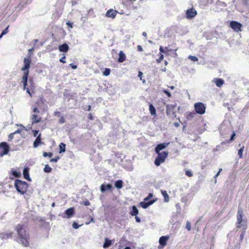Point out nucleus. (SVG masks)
<instances>
[{"instance_id": "obj_50", "label": "nucleus", "mask_w": 249, "mask_h": 249, "mask_svg": "<svg viewBox=\"0 0 249 249\" xmlns=\"http://www.w3.org/2000/svg\"><path fill=\"white\" fill-rule=\"evenodd\" d=\"M185 175L189 177H191L193 176V173L191 171L187 170L185 172Z\"/></svg>"}, {"instance_id": "obj_5", "label": "nucleus", "mask_w": 249, "mask_h": 249, "mask_svg": "<svg viewBox=\"0 0 249 249\" xmlns=\"http://www.w3.org/2000/svg\"><path fill=\"white\" fill-rule=\"evenodd\" d=\"M243 211L239 208L237 214V227L240 228L242 226L245 230L246 228V221L242 219Z\"/></svg>"}, {"instance_id": "obj_34", "label": "nucleus", "mask_w": 249, "mask_h": 249, "mask_svg": "<svg viewBox=\"0 0 249 249\" xmlns=\"http://www.w3.org/2000/svg\"><path fill=\"white\" fill-rule=\"evenodd\" d=\"M12 232L10 233H7L4 234H2L1 236H0V237H1L2 239H8L10 237H11L12 235Z\"/></svg>"}, {"instance_id": "obj_8", "label": "nucleus", "mask_w": 249, "mask_h": 249, "mask_svg": "<svg viewBox=\"0 0 249 249\" xmlns=\"http://www.w3.org/2000/svg\"><path fill=\"white\" fill-rule=\"evenodd\" d=\"M10 151V147L6 142H2L0 143V157H3L7 155Z\"/></svg>"}, {"instance_id": "obj_12", "label": "nucleus", "mask_w": 249, "mask_h": 249, "mask_svg": "<svg viewBox=\"0 0 249 249\" xmlns=\"http://www.w3.org/2000/svg\"><path fill=\"white\" fill-rule=\"evenodd\" d=\"M169 144V142L168 143H161L158 144L156 147L155 148V151L156 153H158L160 152V151L164 149H165Z\"/></svg>"}, {"instance_id": "obj_25", "label": "nucleus", "mask_w": 249, "mask_h": 249, "mask_svg": "<svg viewBox=\"0 0 249 249\" xmlns=\"http://www.w3.org/2000/svg\"><path fill=\"white\" fill-rule=\"evenodd\" d=\"M215 5H216V8L217 9V11H218L219 9H221L222 7H225L227 6V4L224 2L220 1L219 0H216Z\"/></svg>"}, {"instance_id": "obj_36", "label": "nucleus", "mask_w": 249, "mask_h": 249, "mask_svg": "<svg viewBox=\"0 0 249 249\" xmlns=\"http://www.w3.org/2000/svg\"><path fill=\"white\" fill-rule=\"evenodd\" d=\"M52 171V168L51 167H50L49 165L48 164H46L43 169V171L46 173H49L51 172Z\"/></svg>"}, {"instance_id": "obj_28", "label": "nucleus", "mask_w": 249, "mask_h": 249, "mask_svg": "<svg viewBox=\"0 0 249 249\" xmlns=\"http://www.w3.org/2000/svg\"><path fill=\"white\" fill-rule=\"evenodd\" d=\"M214 2L213 0H200V3L204 6H207L212 4Z\"/></svg>"}, {"instance_id": "obj_63", "label": "nucleus", "mask_w": 249, "mask_h": 249, "mask_svg": "<svg viewBox=\"0 0 249 249\" xmlns=\"http://www.w3.org/2000/svg\"><path fill=\"white\" fill-rule=\"evenodd\" d=\"M66 24H67V25L69 27H71V28H72L73 27V26H72L73 23H71V22H70V21H68V22L66 23Z\"/></svg>"}, {"instance_id": "obj_29", "label": "nucleus", "mask_w": 249, "mask_h": 249, "mask_svg": "<svg viewBox=\"0 0 249 249\" xmlns=\"http://www.w3.org/2000/svg\"><path fill=\"white\" fill-rule=\"evenodd\" d=\"M149 109L151 115H156V109L152 104L149 105Z\"/></svg>"}, {"instance_id": "obj_18", "label": "nucleus", "mask_w": 249, "mask_h": 249, "mask_svg": "<svg viewBox=\"0 0 249 249\" xmlns=\"http://www.w3.org/2000/svg\"><path fill=\"white\" fill-rule=\"evenodd\" d=\"M58 49L60 52L67 53L69 49V47L67 43H63L59 46Z\"/></svg>"}, {"instance_id": "obj_43", "label": "nucleus", "mask_w": 249, "mask_h": 249, "mask_svg": "<svg viewBox=\"0 0 249 249\" xmlns=\"http://www.w3.org/2000/svg\"><path fill=\"white\" fill-rule=\"evenodd\" d=\"M60 157L59 156H56L54 158H52L50 160V162H57L58 160H59Z\"/></svg>"}, {"instance_id": "obj_11", "label": "nucleus", "mask_w": 249, "mask_h": 249, "mask_svg": "<svg viewBox=\"0 0 249 249\" xmlns=\"http://www.w3.org/2000/svg\"><path fill=\"white\" fill-rule=\"evenodd\" d=\"M197 11L194 8H191L186 11V17L188 19H192L197 15Z\"/></svg>"}, {"instance_id": "obj_58", "label": "nucleus", "mask_w": 249, "mask_h": 249, "mask_svg": "<svg viewBox=\"0 0 249 249\" xmlns=\"http://www.w3.org/2000/svg\"><path fill=\"white\" fill-rule=\"evenodd\" d=\"M70 66H71V68L72 69H76L77 67V65H74V64L73 63H71L70 64Z\"/></svg>"}, {"instance_id": "obj_10", "label": "nucleus", "mask_w": 249, "mask_h": 249, "mask_svg": "<svg viewBox=\"0 0 249 249\" xmlns=\"http://www.w3.org/2000/svg\"><path fill=\"white\" fill-rule=\"evenodd\" d=\"M230 26L235 32H239L241 31L242 25L240 22L236 21H231L230 22Z\"/></svg>"}, {"instance_id": "obj_60", "label": "nucleus", "mask_w": 249, "mask_h": 249, "mask_svg": "<svg viewBox=\"0 0 249 249\" xmlns=\"http://www.w3.org/2000/svg\"><path fill=\"white\" fill-rule=\"evenodd\" d=\"M59 122L60 124H64L65 123V119H64L63 117H61L60 119L59 120Z\"/></svg>"}, {"instance_id": "obj_16", "label": "nucleus", "mask_w": 249, "mask_h": 249, "mask_svg": "<svg viewBox=\"0 0 249 249\" xmlns=\"http://www.w3.org/2000/svg\"><path fill=\"white\" fill-rule=\"evenodd\" d=\"M117 13V12L116 10H114L113 9H111L107 12L106 16L107 17L114 18L116 16Z\"/></svg>"}, {"instance_id": "obj_61", "label": "nucleus", "mask_w": 249, "mask_h": 249, "mask_svg": "<svg viewBox=\"0 0 249 249\" xmlns=\"http://www.w3.org/2000/svg\"><path fill=\"white\" fill-rule=\"evenodd\" d=\"M33 112L35 113H38L39 112V111H38V108L36 107H35L33 109Z\"/></svg>"}, {"instance_id": "obj_38", "label": "nucleus", "mask_w": 249, "mask_h": 249, "mask_svg": "<svg viewBox=\"0 0 249 249\" xmlns=\"http://www.w3.org/2000/svg\"><path fill=\"white\" fill-rule=\"evenodd\" d=\"M110 73V70L108 68H106L103 72V75L105 76H108Z\"/></svg>"}, {"instance_id": "obj_30", "label": "nucleus", "mask_w": 249, "mask_h": 249, "mask_svg": "<svg viewBox=\"0 0 249 249\" xmlns=\"http://www.w3.org/2000/svg\"><path fill=\"white\" fill-rule=\"evenodd\" d=\"M59 153L65 152L66 151V144L61 142L59 145Z\"/></svg>"}, {"instance_id": "obj_37", "label": "nucleus", "mask_w": 249, "mask_h": 249, "mask_svg": "<svg viewBox=\"0 0 249 249\" xmlns=\"http://www.w3.org/2000/svg\"><path fill=\"white\" fill-rule=\"evenodd\" d=\"M244 149V146H243L242 147H241L238 151V155L240 158H242L243 156V152Z\"/></svg>"}, {"instance_id": "obj_17", "label": "nucleus", "mask_w": 249, "mask_h": 249, "mask_svg": "<svg viewBox=\"0 0 249 249\" xmlns=\"http://www.w3.org/2000/svg\"><path fill=\"white\" fill-rule=\"evenodd\" d=\"M43 142L41 141V134L40 133L36 137L33 143V146L34 148L38 147L39 145L41 144Z\"/></svg>"}, {"instance_id": "obj_49", "label": "nucleus", "mask_w": 249, "mask_h": 249, "mask_svg": "<svg viewBox=\"0 0 249 249\" xmlns=\"http://www.w3.org/2000/svg\"><path fill=\"white\" fill-rule=\"evenodd\" d=\"M34 50V47H33L31 49H30L28 50V56L27 57H31V55L33 54V52Z\"/></svg>"}, {"instance_id": "obj_2", "label": "nucleus", "mask_w": 249, "mask_h": 249, "mask_svg": "<svg viewBox=\"0 0 249 249\" xmlns=\"http://www.w3.org/2000/svg\"><path fill=\"white\" fill-rule=\"evenodd\" d=\"M31 61V57H25L23 60L24 66L22 68L21 71H24V73L22 76L21 82L24 85V89L26 88V86H27L28 77Z\"/></svg>"}, {"instance_id": "obj_3", "label": "nucleus", "mask_w": 249, "mask_h": 249, "mask_svg": "<svg viewBox=\"0 0 249 249\" xmlns=\"http://www.w3.org/2000/svg\"><path fill=\"white\" fill-rule=\"evenodd\" d=\"M14 186L17 192L22 195H24L26 192L28 188V184L26 182L19 179L15 180Z\"/></svg>"}, {"instance_id": "obj_32", "label": "nucleus", "mask_w": 249, "mask_h": 249, "mask_svg": "<svg viewBox=\"0 0 249 249\" xmlns=\"http://www.w3.org/2000/svg\"><path fill=\"white\" fill-rule=\"evenodd\" d=\"M12 175L16 178H18L20 176V173L14 169L11 170Z\"/></svg>"}, {"instance_id": "obj_13", "label": "nucleus", "mask_w": 249, "mask_h": 249, "mask_svg": "<svg viewBox=\"0 0 249 249\" xmlns=\"http://www.w3.org/2000/svg\"><path fill=\"white\" fill-rule=\"evenodd\" d=\"M156 201V200L152 199L150 201H144L143 200V201L141 202L140 203V205L143 208V209H147L149 206L152 205Z\"/></svg>"}, {"instance_id": "obj_52", "label": "nucleus", "mask_w": 249, "mask_h": 249, "mask_svg": "<svg viewBox=\"0 0 249 249\" xmlns=\"http://www.w3.org/2000/svg\"><path fill=\"white\" fill-rule=\"evenodd\" d=\"M160 56L159 58L157 60L158 63H160L163 59L164 57L162 53H160Z\"/></svg>"}, {"instance_id": "obj_44", "label": "nucleus", "mask_w": 249, "mask_h": 249, "mask_svg": "<svg viewBox=\"0 0 249 249\" xmlns=\"http://www.w3.org/2000/svg\"><path fill=\"white\" fill-rule=\"evenodd\" d=\"M235 134L234 132H233L231 136L230 139L229 140H228L229 141V143L233 141L235 139Z\"/></svg>"}, {"instance_id": "obj_39", "label": "nucleus", "mask_w": 249, "mask_h": 249, "mask_svg": "<svg viewBox=\"0 0 249 249\" xmlns=\"http://www.w3.org/2000/svg\"><path fill=\"white\" fill-rule=\"evenodd\" d=\"M81 226L82 225H79L77 222L75 221L73 222L72 225V228L74 229H77Z\"/></svg>"}, {"instance_id": "obj_40", "label": "nucleus", "mask_w": 249, "mask_h": 249, "mask_svg": "<svg viewBox=\"0 0 249 249\" xmlns=\"http://www.w3.org/2000/svg\"><path fill=\"white\" fill-rule=\"evenodd\" d=\"M188 58L192 61L196 62L198 61V58L195 56L189 55Z\"/></svg>"}, {"instance_id": "obj_54", "label": "nucleus", "mask_w": 249, "mask_h": 249, "mask_svg": "<svg viewBox=\"0 0 249 249\" xmlns=\"http://www.w3.org/2000/svg\"><path fill=\"white\" fill-rule=\"evenodd\" d=\"M23 89L24 90H26V92L29 94V95L30 96H32V94L30 91V89H29L27 87V86H26V88L24 89V87L23 86Z\"/></svg>"}, {"instance_id": "obj_59", "label": "nucleus", "mask_w": 249, "mask_h": 249, "mask_svg": "<svg viewBox=\"0 0 249 249\" xmlns=\"http://www.w3.org/2000/svg\"><path fill=\"white\" fill-rule=\"evenodd\" d=\"M245 231L242 232V233L240 235V239L242 241L244 237Z\"/></svg>"}, {"instance_id": "obj_53", "label": "nucleus", "mask_w": 249, "mask_h": 249, "mask_svg": "<svg viewBox=\"0 0 249 249\" xmlns=\"http://www.w3.org/2000/svg\"><path fill=\"white\" fill-rule=\"evenodd\" d=\"M14 135H15V133H10L9 135V136H8V138H9L8 141H10L12 140L14 138Z\"/></svg>"}, {"instance_id": "obj_46", "label": "nucleus", "mask_w": 249, "mask_h": 249, "mask_svg": "<svg viewBox=\"0 0 249 249\" xmlns=\"http://www.w3.org/2000/svg\"><path fill=\"white\" fill-rule=\"evenodd\" d=\"M163 93H164L165 94L167 95V96L168 97H170L171 96V93L169 92V91L167 89H163Z\"/></svg>"}, {"instance_id": "obj_24", "label": "nucleus", "mask_w": 249, "mask_h": 249, "mask_svg": "<svg viewBox=\"0 0 249 249\" xmlns=\"http://www.w3.org/2000/svg\"><path fill=\"white\" fill-rule=\"evenodd\" d=\"M129 213L132 216H136L139 213V210L137 207L133 205L131 207V211L129 212Z\"/></svg>"}, {"instance_id": "obj_14", "label": "nucleus", "mask_w": 249, "mask_h": 249, "mask_svg": "<svg viewBox=\"0 0 249 249\" xmlns=\"http://www.w3.org/2000/svg\"><path fill=\"white\" fill-rule=\"evenodd\" d=\"M228 144H229L228 141H226L225 142H222L220 144L217 145L215 148L213 149V152H215L220 150H225V146H226V147H227Z\"/></svg>"}, {"instance_id": "obj_64", "label": "nucleus", "mask_w": 249, "mask_h": 249, "mask_svg": "<svg viewBox=\"0 0 249 249\" xmlns=\"http://www.w3.org/2000/svg\"><path fill=\"white\" fill-rule=\"evenodd\" d=\"M38 132L39 131L38 130H33V133L34 134V137H36L37 134H38Z\"/></svg>"}, {"instance_id": "obj_15", "label": "nucleus", "mask_w": 249, "mask_h": 249, "mask_svg": "<svg viewBox=\"0 0 249 249\" xmlns=\"http://www.w3.org/2000/svg\"><path fill=\"white\" fill-rule=\"evenodd\" d=\"M112 188V186L110 183H108L107 184H103L100 186V191L102 193H104L107 191L111 190Z\"/></svg>"}, {"instance_id": "obj_47", "label": "nucleus", "mask_w": 249, "mask_h": 249, "mask_svg": "<svg viewBox=\"0 0 249 249\" xmlns=\"http://www.w3.org/2000/svg\"><path fill=\"white\" fill-rule=\"evenodd\" d=\"M222 170V168H220L219 169V171L217 173V174L214 176V178L215 179V181H214V182L215 183H216L217 182V180H216V178L219 176V175L220 174V173L221 172V171Z\"/></svg>"}, {"instance_id": "obj_31", "label": "nucleus", "mask_w": 249, "mask_h": 249, "mask_svg": "<svg viewBox=\"0 0 249 249\" xmlns=\"http://www.w3.org/2000/svg\"><path fill=\"white\" fill-rule=\"evenodd\" d=\"M161 194L163 196L165 202H168L169 200V197L167 193V192L165 190H161Z\"/></svg>"}, {"instance_id": "obj_55", "label": "nucleus", "mask_w": 249, "mask_h": 249, "mask_svg": "<svg viewBox=\"0 0 249 249\" xmlns=\"http://www.w3.org/2000/svg\"><path fill=\"white\" fill-rule=\"evenodd\" d=\"M82 204L87 206H89L90 205V203L88 200H86V201L83 202Z\"/></svg>"}, {"instance_id": "obj_57", "label": "nucleus", "mask_w": 249, "mask_h": 249, "mask_svg": "<svg viewBox=\"0 0 249 249\" xmlns=\"http://www.w3.org/2000/svg\"><path fill=\"white\" fill-rule=\"evenodd\" d=\"M159 50H160V52L161 53H165V50L164 48L161 46H160Z\"/></svg>"}, {"instance_id": "obj_21", "label": "nucleus", "mask_w": 249, "mask_h": 249, "mask_svg": "<svg viewBox=\"0 0 249 249\" xmlns=\"http://www.w3.org/2000/svg\"><path fill=\"white\" fill-rule=\"evenodd\" d=\"M29 169L28 167H25L23 170V175L24 178L27 180L31 181V179L30 178L29 173Z\"/></svg>"}, {"instance_id": "obj_42", "label": "nucleus", "mask_w": 249, "mask_h": 249, "mask_svg": "<svg viewBox=\"0 0 249 249\" xmlns=\"http://www.w3.org/2000/svg\"><path fill=\"white\" fill-rule=\"evenodd\" d=\"M43 156L44 157H47L49 156V157H52L53 156V154L52 152L47 153L46 152H44L43 153Z\"/></svg>"}, {"instance_id": "obj_48", "label": "nucleus", "mask_w": 249, "mask_h": 249, "mask_svg": "<svg viewBox=\"0 0 249 249\" xmlns=\"http://www.w3.org/2000/svg\"><path fill=\"white\" fill-rule=\"evenodd\" d=\"M186 228L188 231H190L191 230V223L189 221H187L186 223Z\"/></svg>"}, {"instance_id": "obj_27", "label": "nucleus", "mask_w": 249, "mask_h": 249, "mask_svg": "<svg viewBox=\"0 0 249 249\" xmlns=\"http://www.w3.org/2000/svg\"><path fill=\"white\" fill-rule=\"evenodd\" d=\"M114 185L116 188L120 189L123 186V182L121 179L117 180L115 182Z\"/></svg>"}, {"instance_id": "obj_1", "label": "nucleus", "mask_w": 249, "mask_h": 249, "mask_svg": "<svg viewBox=\"0 0 249 249\" xmlns=\"http://www.w3.org/2000/svg\"><path fill=\"white\" fill-rule=\"evenodd\" d=\"M16 230L18 234V241L24 247L29 246V235L25 231L23 225H18Z\"/></svg>"}, {"instance_id": "obj_23", "label": "nucleus", "mask_w": 249, "mask_h": 249, "mask_svg": "<svg viewBox=\"0 0 249 249\" xmlns=\"http://www.w3.org/2000/svg\"><path fill=\"white\" fill-rule=\"evenodd\" d=\"M125 58H126V56H125V53L122 51H121L119 53V57L118 59V62L119 63H122L125 60Z\"/></svg>"}, {"instance_id": "obj_20", "label": "nucleus", "mask_w": 249, "mask_h": 249, "mask_svg": "<svg viewBox=\"0 0 249 249\" xmlns=\"http://www.w3.org/2000/svg\"><path fill=\"white\" fill-rule=\"evenodd\" d=\"M168 236H162L160 238L159 243L162 246H164L167 244V241L169 239Z\"/></svg>"}, {"instance_id": "obj_35", "label": "nucleus", "mask_w": 249, "mask_h": 249, "mask_svg": "<svg viewBox=\"0 0 249 249\" xmlns=\"http://www.w3.org/2000/svg\"><path fill=\"white\" fill-rule=\"evenodd\" d=\"M33 0H20L19 5L23 6L25 4L31 3Z\"/></svg>"}, {"instance_id": "obj_33", "label": "nucleus", "mask_w": 249, "mask_h": 249, "mask_svg": "<svg viewBox=\"0 0 249 249\" xmlns=\"http://www.w3.org/2000/svg\"><path fill=\"white\" fill-rule=\"evenodd\" d=\"M196 114V113L194 111L189 112L187 114L186 118L188 120H191L195 116Z\"/></svg>"}, {"instance_id": "obj_7", "label": "nucleus", "mask_w": 249, "mask_h": 249, "mask_svg": "<svg viewBox=\"0 0 249 249\" xmlns=\"http://www.w3.org/2000/svg\"><path fill=\"white\" fill-rule=\"evenodd\" d=\"M195 112L197 114H204L206 111V107L201 102H197L194 105Z\"/></svg>"}, {"instance_id": "obj_6", "label": "nucleus", "mask_w": 249, "mask_h": 249, "mask_svg": "<svg viewBox=\"0 0 249 249\" xmlns=\"http://www.w3.org/2000/svg\"><path fill=\"white\" fill-rule=\"evenodd\" d=\"M166 107V114L168 117L173 118L176 116L177 105L167 104Z\"/></svg>"}, {"instance_id": "obj_45", "label": "nucleus", "mask_w": 249, "mask_h": 249, "mask_svg": "<svg viewBox=\"0 0 249 249\" xmlns=\"http://www.w3.org/2000/svg\"><path fill=\"white\" fill-rule=\"evenodd\" d=\"M9 26L8 25L4 30H3L2 31V32L1 33V34H2V36H4V35H6V34H7L8 33V31H9V30H8Z\"/></svg>"}, {"instance_id": "obj_19", "label": "nucleus", "mask_w": 249, "mask_h": 249, "mask_svg": "<svg viewBox=\"0 0 249 249\" xmlns=\"http://www.w3.org/2000/svg\"><path fill=\"white\" fill-rule=\"evenodd\" d=\"M31 119L32 120V124H37L41 121V117H38L36 114L31 115Z\"/></svg>"}, {"instance_id": "obj_26", "label": "nucleus", "mask_w": 249, "mask_h": 249, "mask_svg": "<svg viewBox=\"0 0 249 249\" xmlns=\"http://www.w3.org/2000/svg\"><path fill=\"white\" fill-rule=\"evenodd\" d=\"M213 81L217 87H221L224 83V80L221 78H214Z\"/></svg>"}, {"instance_id": "obj_62", "label": "nucleus", "mask_w": 249, "mask_h": 249, "mask_svg": "<svg viewBox=\"0 0 249 249\" xmlns=\"http://www.w3.org/2000/svg\"><path fill=\"white\" fill-rule=\"evenodd\" d=\"M135 216V219H136V221L138 223H140L141 221V220L140 219V218L138 216H137V215L136 216Z\"/></svg>"}, {"instance_id": "obj_9", "label": "nucleus", "mask_w": 249, "mask_h": 249, "mask_svg": "<svg viewBox=\"0 0 249 249\" xmlns=\"http://www.w3.org/2000/svg\"><path fill=\"white\" fill-rule=\"evenodd\" d=\"M75 213V209L74 207H71L67 209L64 213L60 214L59 215L63 218H70L72 217Z\"/></svg>"}, {"instance_id": "obj_56", "label": "nucleus", "mask_w": 249, "mask_h": 249, "mask_svg": "<svg viewBox=\"0 0 249 249\" xmlns=\"http://www.w3.org/2000/svg\"><path fill=\"white\" fill-rule=\"evenodd\" d=\"M65 56L64 55L62 57H61L60 59H59V61L62 63H66V61L65 60Z\"/></svg>"}, {"instance_id": "obj_41", "label": "nucleus", "mask_w": 249, "mask_h": 249, "mask_svg": "<svg viewBox=\"0 0 249 249\" xmlns=\"http://www.w3.org/2000/svg\"><path fill=\"white\" fill-rule=\"evenodd\" d=\"M153 197V194L152 193H149L147 196H146L145 198H144V201H150V199L152 197Z\"/></svg>"}, {"instance_id": "obj_51", "label": "nucleus", "mask_w": 249, "mask_h": 249, "mask_svg": "<svg viewBox=\"0 0 249 249\" xmlns=\"http://www.w3.org/2000/svg\"><path fill=\"white\" fill-rule=\"evenodd\" d=\"M249 108V101L247 103L246 105L245 106L244 108L242 110V112H244L245 113Z\"/></svg>"}, {"instance_id": "obj_4", "label": "nucleus", "mask_w": 249, "mask_h": 249, "mask_svg": "<svg viewBox=\"0 0 249 249\" xmlns=\"http://www.w3.org/2000/svg\"><path fill=\"white\" fill-rule=\"evenodd\" d=\"M158 156L154 160V164L157 166H160V164L163 162L168 155V152L163 151L157 153Z\"/></svg>"}, {"instance_id": "obj_22", "label": "nucleus", "mask_w": 249, "mask_h": 249, "mask_svg": "<svg viewBox=\"0 0 249 249\" xmlns=\"http://www.w3.org/2000/svg\"><path fill=\"white\" fill-rule=\"evenodd\" d=\"M112 243L113 240H111L107 238H106L103 247L104 249L108 248L112 244Z\"/></svg>"}]
</instances>
